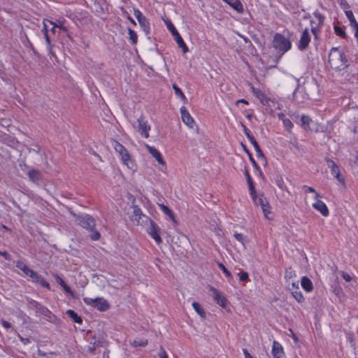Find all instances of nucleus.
I'll return each mask as SVG.
<instances>
[{
  "label": "nucleus",
  "mask_w": 358,
  "mask_h": 358,
  "mask_svg": "<svg viewBox=\"0 0 358 358\" xmlns=\"http://www.w3.org/2000/svg\"><path fill=\"white\" fill-rule=\"evenodd\" d=\"M328 62L331 67L336 71H341L348 67V59L343 51L339 48L334 47L329 54Z\"/></svg>",
  "instance_id": "f257e3e1"
},
{
  "label": "nucleus",
  "mask_w": 358,
  "mask_h": 358,
  "mask_svg": "<svg viewBox=\"0 0 358 358\" xmlns=\"http://www.w3.org/2000/svg\"><path fill=\"white\" fill-rule=\"evenodd\" d=\"M76 222L78 225L91 232L90 236L93 241H97L100 238V233L96 230V220L88 214L80 215L76 217Z\"/></svg>",
  "instance_id": "f03ea898"
},
{
  "label": "nucleus",
  "mask_w": 358,
  "mask_h": 358,
  "mask_svg": "<svg viewBox=\"0 0 358 358\" xmlns=\"http://www.w3.org/2000/svg\"><path fill=\"white\" fill-rule=\"evenodd\" d=\"M273 47L280 54L279 56L280 57L285 52L291 49L292 43L284 35L276 33L273 36Z\"/></svg>",
  "instance_id": "7ed1b4c3"
},
{
  "label": "nucleus",
  "mask_w": 358,
  "mask_h": 358,
  "mask_svg": "<svg viewBox=\"0 0 358 358\" xmlns=\"http://www.w3.org/2000/svg\"><path fill=\"white\" fill-rule=\"evenodd\" d=\"M167 29L171 32L176 42L177 43L179 48H182V52L186 53L189 51V48L184 42L182 38L176 29L175 26L172 24L171 21H168L166 22Z\"/></svg>",
  "instance_id": "20e7f679"
},
{
  "label": "nucleus",
  "mask_w": 358,
  "mask_h": 358,
  "mask_svg": "<svg viewBox=\"0 0 358 358\" xmlns=\"http://www.w3.org/2000/svg\"><path fill=\"white\" fill-rule=\"evenodd\" d=\"M83 301L86 304L90 305L97 308L100 311H106L110 308V305L108 301L103 298L97 297L96 299H92L89 297H85Z\"/></svg>",
  "instance_id": "39448f33"
},
{
  "label": "nucleus",
  "mask_w": 358,
  "mask_h": 358,
  "mask_svg": "<svg viewBox=\"0 0 358 358\" xmlns=\"http://www.w3.org/2000/svg\"><path fill=\"white\" fill-rule=\"evenodd\" d=\"M250 195L254 203L256 205L260 206L262 207V211L264 212L265 217H268V214L270 213L269 209L271 207L266 198L264 196L263 194L257 195L255 189V194Z\"/></svg>",
  "instance_id": "423d86ee"
},
{
  "label": "nucleus",
  "mask_w": 358,
  "mask_h": 358,
  "mask_svg": "<svg viewBox=\"0 0 358 358\" xmlns=\"http://www.w3.org/2000/svg\"><path fill=\"white\" fill-rule=\"evenodd\" d=\"M133 208V214L131 215V220L133 222H135L137 225L148 222L150 217L144 215L138 206L134 205Z\"/></svg>",
  "instance_id": "0eeeda50"
},
{
  "label": "nucleus",
  "mask_w": 358,
  "mask_h": 358,
  "mask_svg": "<svg viewBox=\"0 0 358 358\" xmlns=\"http://www.w3.org/2000/svg\"><path fill=\"white\" fill-rule=\"evenodd\" d=\"M148 222H150V227L148 229V233L157 243H161L162 242V239L159 235L161 231L160 227L150 218L148 220Z\"/></svg>",
  "instance_id": "6e6552de"
},
{
  "label": "nucleus",
  "mask_w": 358,
  "mask_h": 358,
  "mask_svg": "<svg viewBox=\"0 0 358 358\" xmlns=\"http://www.w3.org/2000/svg\"><path fill=\"white\" fill-rule=\"evenodd\" d=\"M114 148L121 156L124 164L128 166L129 162L131 161V157L127 150L117 141H115Z\"/></svg>",
  "instance_id": "1a4fd4ad"
},
{
  "label": "nucleus",
  "mask_w": 358,
  "mask_h": 358,
  "mask_svg": "<svg viewBox=\"0 0 358 358\" xmlns=\"http://www.w3.org/2000/svg\"><path fill=\"white\" fill-rule=\"evenodd\" d=\"M137 129L138 131L145 138L149 137L148 131L150 130V126L148 124V122L145 120L144 117L141 116L137 120Z\"/></svg>",
  "instance_id": "9d476101"
},
{
  "label": "nucleus",
  "mask_w": 358,
  "mask_h": 358,
  "mask_svg": "<svg viewBox=\"0 0 358 358\" xmlns=\"http://www.w3.org/2000/svg\"><path fill=\"white\" fill-rule=\"evenodd\" d=\"M210 290L213 292L212 296L213 300L221 307L226 308L227 304V299L226 297L213 287H210Z\"/></svg>",
  "instance_id": "9b49d317"
},
{
  "label": "nucleus",
  "mask_w": 358,
  "mask_h": 358,
  "mask_svg": "<svg viewBox=\"0 0 358 358\" xmlns=\"http://www.w3.org/2000/svg\"><path fill=\"white\" fill-rule=\"evenodd\" d=\"M310 41V36L308 32V29H306L300 38L299 43L298 45V48L301 50H306L309 45V43Z\"/></svg>",
  "instance_id": "f8f14e48"
},
{
  "label": "nucleus",
  "mask_w": 358,
  "mask_h": 358,
  "mask_svg": "<svg viewBox=\"0 0 358 358\" xmlns=\"http://www.w3.org/2000/svg\"><path fill=\"white\" fill-rule=\"evenodd\" d=\"M180 113L182 122L189 128L193 129L195 126V122L185 106L181 107Z\"/></svg>",
  "instance_id": "ddd939ff"
},
{
  "label": "nucleus",
  "mask_w": 358,
  "mask_h": 358,
  "mask_svg": "<svg viewBox=\"0 0 358 358\" xmlns=\"http://www.w3.org/2000/svg\"><path fill=\"white\" fill-rule=\"evenodd\" d=\"M271 354L273 358H286L282 345L275 341L273 342Z\"/></svg>",
  "instance_id": "4468645a"
},
{
  "label": "nucleus",
  "mask_w": 358,
  "mask_h": 358,
  "mask_svg": "<svg viewBox=\"0 0 358 358\" xmlns=\"http://www.w3.org/2000/svg\"><path fill=\"white\" fill-rule=\"evenodd\" d=\"M328 166L331 169V173L340 182H344V178L341 176L338 166L333 160L329 159L327 161Z\"/></svg>",
  "instance_id": "2eb2a0df"
},
{
  "label": "nucleus",
  "mask_w": 358,
  "mask_h": 358,
  "mask_svg": "<svg viewBox=\"0 0 358 358\" xmlns=\"http://www.w3.org/2000/svg\"><path fill=\"white\" fill-rule=\"evenodd\" d=\"M53 277L56 282L62 287L66 294H69L72 298L76 299L75 293L71 289L70 287L67 285L64 280L58 274H54Z\"/></svg>",
  "instance_id": "dca6fc26"
},
{
  "label": "nucleus",
  "mask_w": 358,
  "mask_h": 358,
  "mask_svg": "<svg viewBox=\"0 0 358 358\" xmlns=\"http://www.w3.org/2000/svg\"><path fill=\"white\" fill-rule=\"evenodd\" d=\"M313 207L315 210L320 212V213L323 216L327 217L329 213V209H328L327 206H326V204L323 201L319 200L318 199H317V201L313 204Z\"/></svg>",
  "instance_id": "f3484780"
},
{
  "label": "nucleus",
  "mask_w": 358,
  "mask_h": 358,
  "mask_svg": "<svg viewBox=\"0 0 358 358\" xmlns=\"http://www.w3.org/2000/svg\"><path fill=\"white\" fill-rule=\"evenodd\" d=\"M225 3L229 4L234 10L238 13H243L244 11L243 6L240 0H223Z\"/></svg>",
  "instance_id": "a211bd4d"
},
{
  "label": "nucleus",
  "mask_w": 358,
  "mask_h": 358,
  "mask_svg": "<svg viewBox=\"0 0 358 358\" xmlns=\"http://www.w3.org/2000/svg\"><path fill=\"white\" fill-rule=\"evenodd\" d=\"M43 315L47 317V320L54 323L56 325H59L61 322V320L54 315L48 308L45 310H43Z\"/></svg>",
  "instance_id": "6ab92c4d"
},
{
  "label": "nucleus",
  "mask_w": 358,
  "mask_h": 358,
  "mask_svg": "<svg viewBox=\"0 0 358 358\" xmlns=\"http://www.w3.org/2000/svg\"><path fill=\"white\" fill-rule=\"evenodd\" d=\"M29 180L34 182H38L41 180V173L38 170L31 169L28 172Z\"/></svg>",
  "instance_id": "aec40b11"
},
{
  "label": "nucleus",
  "mask_w": 358,
  "mask_h": 358,
  "mask_svg": "<svg viewBox=\"0 0 358 358\" xmlns=\"http://www.w3.org/2000/svg\"><path fill=\"white\" fill-rule=\"evenodd\" d=\"M301 287H303V289L308 292H311L313 289V282H311V280L306 276H303L302 278H301Z\"/></svg>",
  "instance_id": "412c9836"
},
{
  "label": "nucleus",
  "mask_w": 358,
  "mask_h": 358,
  "mask_svg": "<svg viewBox=\"0 0 358 358\" xmlns=\"http://www.w3.org/2000/svg\"><path fill=\"white\" fill-rule=\"evenodd\" d=\"M244 174L246 178L247 182L248 184L250 194H255V184L252 181V179L247 168L245 169Z\"/></svg>",
  "instance_id": "4be33fe9"
},
{
  "label": "nucleus",
  "mask_w": 358,
  "mask_h": 358,
  "mask_svg": "<svg viewBox=\"0 0 358 358\" xmlns=\"http://www.w3.org/2000/svg\"><path fill=\"white\" fill-rule=\"evenodd\" d=\"M158 206H159V208L161 209V210L165 215L169 216V217L170 219H171L175 223H176V221L175 220L174 213L168 206H166V205L162 204V203H158Z\"/></svg>",
  "instance_id": "5701e85b"
},
{
  "label": "nucleus",
  "mask_w": 358,
  "mask_h": 358,
  "mask_svg": "<svg viewBox=\"0 0 358 358\" xmlns=\"http://www.w3.org/2000/svg\"><path fill=\"white\" fill-rule=\"evenodd\" d=\"M66 315L73 320V322L77 324H82L83 319L74 310H67Z\"/></svg>",
  "instance_id": "b1692460"
},
{
  "label": "nucleus",
  "mask_w": 358,
  "mask_h": 358,
  "mask_svg": "<svg viewBox=\"0 0 358 358\" xmlns=\"http://www.w3.org/2000/svg\"><path fill=\"white\" fill-rule=\"evenodd\" d=\"M345 15L350 22V25L358 32V23L356 21L352 10H346Z\"/></svg>",
  "instance_id": "393cba45"
},
{
  "label": "nucleus",
  "mask_w": 358,
  "mask_h": 358,
  "mask_svg": "<svg viewBox=\"0 0 358 358\" xmlns=\"http://www.w3.org/2000/svg\"><path fill=\"white\" fill-rule=\"evenodd\" d=\"M192 306L198 315L203 319L206 317V313L201 306L196 301H194Z\"/></svg>",
  "instance_id": "a878e982"
},
{
  "label": "nucleus",
  "mask_w": 358,
  "mask_h": 358,
  "mask_svg": "<svg viewBox=\"0 0 358 358\" xmlns=\"http://www.w3.org/2000/svg\"><path fill=\"white\" fill-rule=\"evenodd\" d=\"M250 142L252 144V145L255 148V150L257 152V156L258 158H262L264 159H266V157L263 152V151L261 150L257 141L254 138L252 140L250 141Z\"/></svg>",
  "instance_id": "bb28decb"
},
{
  "label": "nucleus",
  "mask_w": 358,
  "mask_h": 358,
  "mask_svg": "<svg viewBox=\"0 0 358 358\" xmlns=\"http://www.w3.org/2000/svg\"><path fill=\"white\" fill-rule=\"evenodd\" d=\"M138 23L142 28L143 31L146 34H148L150 33V22L145 17L144 19L138 21Z\"/></svg>",
  "instance_id": "cd10ccee"
},
{
  "label": "nucleus",
  "mask_w": 358,
  "mask_h": 358,
  "mask_svg": "<svg viewBox=\"0 0 358 358\" xmlns=\"http://www.w3.org/2000/svg\"><path fill=\"white\" fill-rule=\"evenodd\" d=\"M173 89L174 90V92H175V94H176V96L180 97L182 101L186 103L187 101V99L186 98V96H185L184 93L182 92V91L180 90V88L176 85V84H173Z\"/></svg>",
  "instance_id": "c85d7f7f"
},
{
  "label": "nucleus",
  "mask_w": 358,
  "mask_h": 358,
  "mask_svg": "<svg viewBox=\"0 0 358 358\" xmlns=\"http://www.w3.org/2000/svg\"><path fill=\"white\" fill-rule=\"evenodd\" d=\"M311 122V119L306 115H302L301 117V126L304 129H307L309 128V124Z\"/></svg>",
  "instance_id": "c756f323"
},
{
  "label": "nucleus",
  "mask_w": 358,
  "mask_h": 358,
  "mask_svg": "<svg viewBox=\"0 0 358 358\" xmlns=\"http://www.w3.org/2000/svg\"><path fill=\"white\" fill-rule=\"evenodd\" d=\"M313 15L318 20L317 27L320 29L324 24L325 17L317 10L315 11Z\"/></svg>",
  "instance_id": "7c9ffc66"
},
{
  "label": "nucleus",
  "mask_w": 358,
  "mask_h": 358,
  "mask_svg": "<svg viewBox=\"0 0 358 358\" xmlns=\"http://www.w3.org/2000/svg\"><path fill=\"white\" fill-rule=\"evenodd\" d=\"M146 148L148 150L150 155L157 160L162 155L158 150L155 148L146 145Z\"/></svg>",
  "instance_id": "2f4dec72"
},
{
  "label": "nucleus",
  "mask_w": 358,
  "mask_h": 358,
  "mask_svg": "<svg viewBox=\"0 0 358 358\" xmlns=\"http://www.w3.org/2000/svg\"><path fill=\"white\" fill-rule=\"evenodd\" d=\"M128 34L129 35V40L133 45H135L138 42V36L135 31L131 28H128Z\"/></svg>",
  "instance_id": "473e14b6"
},
{
  "label": "nucleus",
  "mask_w": 358,
  "mask_h": 358,
  "mask_svg": "<svg viewBox=\"0 0 358 358\" xmlns=\"http://www.w3.org/2000/svg\"><path fill=\"white\" fill-rule=\"evenodd\" d=\"M15 266L17 268L21 270L25 275L27 273V271L30 268L26 264L22 261H17Z\"/></svg>",
  "instance_id": "72a5a7b5"
},
{
  "label": "nucleus",
  "mask_w": 358,
  "mask_h": 358,
  "mask_svg": "<svg viewBox=\"0 0 358 358\" xmlns=\"http://www.w3.org/2000/svg\"><path fill=\"white\" fill-rule=\"evenodd\" d=\"M218 267L223 271V273L225 274V276L229 280H231L233 279L232 274L231 272L224 266V265L222 263H218Z\"/></svg>",
  "instance_id": "f704fd0d"
},
{
  "label": "nucleus",
  "mask_w": 358,
  "mask_h": 358,
  "mask_svg": "<svg viewBox=\"0 0 358 358\" xmlns=\"http://www.w3.org/2000/svg\"><path fill=\"white\" fill-rule=\"evenodd\" d=\"M234 237L239 241L243 246H245V243L247 241V236L243 235V234H239L238 232H234Z\"/></svg>",
  "instance_id": "c9c22d12"
},
{
  "label": "nucleus",
  "mask_w": 358,
  "mask_h": 358,
  "mask_svg": "<svg viewBox=\"0 0 358 358\" xmlns=\"http://www.w3.org/2000/svg\"><path fill=\"white\" fill-rule=\"evenodd\" d=\"M292 294L293 297L297 301V302L303 303L304 301V297L301 291H293Z\"/></svg>",
  "instance_id": "e433bc0d"
},
{
  "label": "nucleus",
  "mask_w": 358,
  "mask_h": 358,
  "mask_svg": "<svg viewBox=\"0 0 358 358\" xmlns=\"http://www.w3.org/2000/svg\"><path fill=\"white\" fill-rule=\"evenodd\" d=\"M275 183L278 187L282 190H287V187L285 185L284 180L280 176H277L275 178Z\"/></svg>",
  "instance_id": "4c0bfd02"
},
{
  "label": "nucleus",
  "mask_w": 358,
  "mask_h": 358,
  "mask_svg": "<svg viewBox=\"0 0 358 358\" xmlns=\"http://www.w3.org/2000/svg\"><path fill=\"white\" fill-rule=\"evenodd\" d=\"M334 31L337 36H339L343 38L347 37L345 30L338 26L334 27Z\"/></svg>",
  "instance_id": "58836bf2"
},
{
  "label": "nucleus",
  "mask_w": 358,
  "mask_h": 358,
  "mask_svg": "<svg viewBox=\"0 0 358 358\" xmlns=\"http://www.w3.org/2000/svg\"><path fill=\"white\" fill-rule=\"evenodd\" d=\"M282 123L285 129L290 133L293 127V123L291 122V120L287 117L285 120H283Z\"/></svg>",
  "instance_id": "ea45409f"
},
{
  "label": "nucleus",
  "mask_w": 358,
  "mask_h": 358,
  "mask_svg": "<svg viewBox=\"0 0 358 358\" xmlns=\"http://www.w3.org/2000/svg\"><path fill=\"white\" fill-rule=\"evenodd\" d=\"M251 90L259 99L262 100L264 98L265 95L260 90L257 89L253 86L251 87Z\"/></svg>",
  "instance_id": "a19ab883"
},
{
  "label": "nucleus",
  "mask_w": 358,
  "mask_h": 358,
  "mask_svg": "<svg viewBox=\"0 0 358 358\" xmlns=\"http://www.w3.org/2000/svg\"><path fill=\"white\" fill-rule=\"evenodd\" d=\"M239 280L242 282H247L250 281L249 275L246 271H241L238 273Z\"/></svg>",
  "instance_id": "79ce46f5"
},
{
  "label": "nucleus",
  "mask_w": 358,
  "mask_h": 358,
  "mask_svg": "<svg viewBox=\"0 0 358 358\" xmlns=\"http://www.w3.org/2000/svg\"><path fill=\"white\" fill-rule=\"evenodd\" d=\"M347 341L350 343L352 348H356V341L353 334L349 333L347 334Z\"/></svg>",
  "instance_id": "37998d69"
},
{
  "label": "nucleus",
  "mask_w": 358,
  "mask_h": 358,
  "mask_svg": "<svg viewBox=\"0 0 358 358\" xmlns=\"http://www.w3.org/2000/svg\"><path fill=\"white\" fill-rule=\"evenodd\" d=\"M41 287L47 288L48 290L50 289V285L49 282H48L42 276L39 278V280L37 282Z\"/></svg>",
  "instance_id": "c03bdc74"
},
{
  "label": "nucleus",
  "mask_w": 358,
  "mask_h": 358,
  "mask_svg": "<svg viewBox=\"0 0 358 358\" xmlns=\"http://www.w3.org/2000/svg\"><path fill=\"white\" fill-rule=\"evenodd\" d=\"M294 276H295V273L292 270L291 267L285 270V277L286 279H291Z\"/></svg>",
  "instance_id": "a18cd8bd"
},
{
  "label": "nucleus",
  "mask_w": 358,
  "mask_h": 358,
  "mask_svg": "<svg viewBox=\"0 0 358 358\" xmlns=\"http://www.w3.org/2000/svg\"><path fill=\"white\" fill-rule=\"evenodd\" d=\"M242 127L243 128L244 133L245 136L248 137L249 141L252 140L255 137L252 136V133L249 130L248 128H247L243 124H242Z\"/></svg>",
  "instance_id": "49530a36"
},
{
  "label": "nucleus",
  "mask_w": 358,
  "mask_h": 358,
  "mask_svg": "<svg viewBox=\"0 0 358 358\" xmlns=\"http://www.w3.org/2000/svg\"><path fill=\"white\" fill-rule=\"evenodd\" d=\"M303 188L306 189V191L310 193H315V199H319L320 197H321V196L316 192L315 189L313 187H308L307 185H303Z\"/></svg>",
  "instance_id": "de8ad7c7"
},
{
  "label": "nucleus",
  "mask_w": 358,
  "mask_h": 358,
  "mask_svg": "<svg viewBox=\"0 0 358 358\" xmlns=\"http://www.w3.org/2000/svg\"><path fill=\"white\" fill-rule=\"evenodd\" d=\"M134 15L138 22L146 17L138 9H134Z\"/></svg>",
  "instance_id": "09e8293b"
},
{
  "label": "nucleus",
  "mask_w": 358,
  "mask_h": 358,
  "mask_svg": "<svg viewBox=\"0 0 358 358\" xmlns=\"http://www.w3.org/2000/svg\"><path fill=\"white\" fill-rule=\"evenodd\" d=\"M44 38L45 39L46 43L48 45V49L50 50V53L52 54V45H51V42H50V38L48 33H45Z\"/></svg>",
  "instance_id": "8fccbe9b"
},
{
  "label": "nucleus",
  "mask_w": 358,
  "mask_h": 358,
  "mask_svg": "<svg viewBox=\"0 0 358 358\" xmlns=\"http://www.w3.org/2000/svg\"><path fill=\"white\" fill-rule=\"evenodd\" d=\"M0 255H1L6 260H11V255L7 251H0Z\"/></svg>",
  "instance_id": "3c124183"
},
{
  "label": "nucleus",
  "mask_w": 358,
  "mask_h": 358,
  "mask_svg": "<svg viewBox=\"0 0 358 358\" xmlns=\"http://www.w3.org/2000/svg\"><path fill=\"white\" fill-rule=\"evenodd\" d=\"M148 345V341L147 340H145V341H141V342L139 341H134V346H141V347H145Z\"/></svg>",
  "instance_id": "603ef678"
},
{
  "label": "nucleus",
  "mask_w": 358,
  "mask_h": 358,
  "mask_svg": "<svg viewBox=\"0 0 358 358\" xmlns=\"http://www.w3.org/2000/svg\"><path fill=\"white\" fill-rule=\"evenodd\" d=\"M250 162L252 163L253 167L257 170V171H260V167L259 166V165L257 164V163L256 162V161L255 160V159L253 158L252 156H250V159H249Z\"/></svg>",
  "instance_id": "864d4df0"
},
{
  "label": "nucleus",
  "mask_w": 358,
  "mask_h": 358,
  "mask_svg": "<svg viewBox=\"0 0 358 358\" xmlns=\"http://www.w3.org/2000/svg\"><path fill=\"white\" fill-rule=\"evenodd\" d=\"M35 308L41 313L42 314L43 313V310H45L47 308L44 306L41 305L40 303H38V306H36Z\"/></svg>",
  "instance_id": "5fc2aeb1"
},
{
  "label": "nucleus",
  "mask_w": 358,
  "mask_h": 358,
  "mask_svg": "<svg viewBox=\"0 0 358 358\" xmlns=\"http://www.w3.org/2000/svg\"><path fill=\"white\" fill-rule=\"evenodd\" d=\"M35 308L41 313L42 314L43 313V310H45L47 308L44 306L41 305L40 303H38V306H36Z\"/></svg>",
  "instance_id": "6e6d98bb"
},
{
  "label": "nucleus",
  "mask_w": 358,
  "mask_h": 358,
  "mask_svg": "<svg viewBox=\"0 0 358 358\" xmlns=\"http://www.w3.org/2000/svg\"><path fill=\"white\" fill-rule=\"evenodd\" d=\"M18 337L20 340V341L24 344V345H27L29 343H30V339L28 338H23L22 336H21L20 335H18Z\"/></svg>",
  "instance_id": "4d7b16f0"
},
{
  "label": "nucleus",
  "mask_w": 358,
  "mask_h": 358,
  "mask_svg": "<svg viewBox=\"0 0 358 358\" xmlns=\"http://www.w3.org/2000/svg\"><path fill=\"white\" fill-rule=\"evenodd\" d=\"M159 358H168L166 352L162 348H161V349H160V352L159 353Z\"/></svg>",
  "instance_id": "13d9d810"
},
{
  "label": "nucleus",
  "mask_w": 358,
  "mask_h": 358,
  "mask_svg": "<svg viewBox=\"0 0 358 358\" xmlns=\"http://www.w3.org/2000/svg\"><path fill=\"white\" fill-rule=\"evenodd\" d=\"M41 277V275H39L37 272L35 273V275H34L33 277H31V280L34 282L37 283V282L39 280V278Z\"/></svg>",
  "instance_id": "bf43d9fd"
},
{
  "label": "nucleus",
  "mask_w": 358,
  "mask_h": 358,
  "mask_svg": "<svg viewBox=\"0 0 358 358\" xmlns=\"http://www.w3.org/2000/svg\"><path fill=\"white\" fill-rule=\"evenodd\" d=\"M1 324L6 329H9L11 327V324L6 320H1Z\"/></svg>",
  "instance_id": "052dcab7"
},
{
  "label": "nucleus",
  "mask_w": 358,
  "mask_h": 358,
  "mask_svg": "<svg viewBox=\"0 0 358 358\" xmlns=\"http://www.w3.org/2000/svg\"><path fill=\"white\" fill-rule=\"evenodd\" d=\"M342 277L346 282H350L352 279L350 275L345 272H343Z\"/></svg>",
  "instance_id": "680f3d73"
},
{
  "label": "nucleus",
  "mask_w": 358,
  "mask_h": 358,
  "mask_svg": "<svg viewBox=\"0 0 358 358\" xmlns=\"http://www.w3.org/2000/svg\"><path fill=\"white\" fill-rule=\"evenodd\" d=\"M243 352L245 358H253L252 356L250 354L248 350L245 348L243 349Z\"/></svg>",
  "instance_id": "e2e57ef3"
},
{
  "label": "nucleus",
  "mask_w": 358,
  "mask_h": 358,
  "mask_svg": "<svg viewBox=\"0 0 358 358\" xmlns=\"http://www.w3.org/2000/svg\"><path fill=\"white\" fill-rule=\"evenodd\" d=\"M28 151L29 153L31 152H34L36 153H39L40 148L38 145H36V148H28Z\"/></svg>",
  "instance_id": "0e129e2a"
},
{
  "label": "nucleus",
  "mask_w": 358,
  "mask_h": 358,
  "mask_svg": "<svg viewBox=\"0 0 358 358\" xmlns=\"http://www.w3.org/2000/svg\"><path fill=\"white\" fill-rule=\"evenodd\" d=\"M36 271H34V270H32V269L29 268V269L27 271V273L26 274V275H27V276H29V277H30V278H31V277H33V276H34V275H35V273H36Z\"/></svg>",
  "instance_id": "69168bd1"
},
{
  "label": "nucleus",
  "mask_w": 358,
  "mask_h": 358,
  "mask_svg": "<svg viewBox=\"0 0 358 358\" xmlns=\"http://www.w3.org/2000/svg\"><path fill=\"white\" fill-rule=\"evenodd\" d=\"M28 302L30 305H31L34 308H35L36 306H38V302L34 300V299H29Z\"/></svg>",
  "instance_id": "338daca9"
},
{
  "label": "nucleus",
  "mask_w": 358,
  "mask_h": 358,
  "mask_svg": "<svg viewBox=\"0 0 358 358\" xmlns=\"http://www.w3.org/2000/svg\"><path fill=\"white\" fill-rule=\"evenodd\" d=\"M92 340H93V342H91V343H92L93 345H96V346H101V342L99 341H96L95 336L92 337Z\"/></svg>",
  "instance_id": "774afa93"
}]
</instances>
